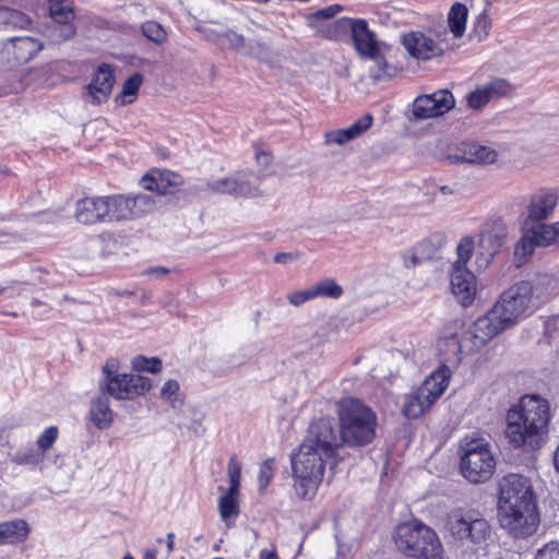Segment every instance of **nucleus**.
I'll list each match as a JSON object with an SVG mask.
<instances>
[{
  "mask_svg": "<svg viewBox=\"0 0 559 559\" xmlns=\"http://www.w3.org/2000/svg\"><path fill=\"white\" fill-rule=\"evenodd\" d=\"M536 306L527 281H521L506 289L486 314L479 317L464 333L463 344L456 335L439 342V350L445 355L444 361L456 362L460 353L471 343L469 350L485 346L499 333L511 329Z\"/></svg>",
  "mask_w": 559,
  "mask_h": 559,
  "instance_id": "f257e3e1",
  "label": "nucleus"
},
{
  "mask_svg": "<svg viewBox=\"0 0 559 559\" xmlns=\"http://www.w3.org/2000/svg\"><path fill=\"white\" fill-rule=\"evenodd\" d=\"M337 440L333 432V420L329 417L313 420L297 451L290 456L295 490L302 499L316 496L326 464L337 455Z\"/></svg>",
  "mask_w": 559,
  "mask_h": 559,
  "instance_id": "f03ea898",
  "label": "nucleus"
},
{
  "mask_svg": "<svg viewBox=\"0 0 559 559\" xmlns=\"http://www.w3.org/2000/svg\"><path fill=\"white\" fill-rule=\"evenodd\" d=\"M498 520L514 538L532 536L539 525L536 496L531 480L521 474L506 475L499 483Z\"/></svg>",
  "mask_w": 559,
  "mask_h": 559,
  "instance_id": "7ed1b4c3",
  "label": "nucleus"
},
{
  "mask_svg": "<svg viewBox=\"0 0 559 559\" xmlns=\"http://www.w3.org/2000/svg\"><path fill=\"white\" fill-rule=\"evenodd\" d=\"M550 406L538 395H524L508 411L506 437L516 449L535 450L548 432Z\"/></svg>",
  "mask_w": 559,
  "mask_h": 559,
  "instance_id": "20e7f679",
  "label": "nucleus"
},
{
  "mask_svg": "<svg viewBox=\"0 0 559 559\" xmlns=\"http://www.w3.org/2000/svg\"><path fill=\"white\" fill-rule=\"evenodd\" d=\"M338 429L333 425L337 450L342 445L360 448L371 443L376 437L377 415L365 403L346 397L337 404Z\"/></svg>",
  "mask_w": 559,
  "mask_h": 559,
  "instance_id": "39448f33",
  "label": "nucleus"
},
{
  "mask_svg": "<svg viewBox=\"0 0 559 559\" xmlns=\"http://www.w3.org/2000/svg\"><path fill=\"white\" fill-rule=\"evenodd\" d=\"M396 548L416 559H442L443 546L437 533L420 521L400 524L394 534Z\"/></svg>",
  "mask_w": 559,
  "mask_h": 559,
  "instance_id": "423d86ee",
  "label": "nucleus"
},
{
  "mask_svg": "<svg viewBox=\"0 0 559 559\" xmlns=\"http://www.w3.org/2000/svg\"><path fill=\"white\" fill-rule=\"evenodd\" d=\"M98 386L102 393L116 400H134L152 388V380L138 373L119 372L118 360L108 359L102 367Z\"/></svg>",
  "mask_w": 559,
  "mask_h": 559,
  "instance_id": "0eeeda50",
  "label": "nucleus"
},
{
  "mask_svg": "<svg viewBox=\"0 0 559 559\" xmlns=\"http://www.w3.org/2000/svg\"><path fill=\"white\" fill-rule=\"evenodd\" d=\"M444 527L455 540L475 546L486 545L492 534L488 520L474 509L452 510L447 515Z\"/></svg>",
  "mask_w": 559,
  "mask_h": 559,
  "instance_id": "6e6552de",
  "label": "nucleus"
},
{
  "mask_svg": "<svg viewBox=\"0 0 559 559\" xmlns=\"http://www.w3.org/2000/svg\"><path fill=\"white\" fill-rule=\"evenodd\" d=\"M461 450L460 467L465 479L481 484L493 476L497 461L488 442L484 439L465 441Z\"/></svg>",
  "mask_w": 559,
  "mask_h": 559,
  "instance_id": "1a4fd4ad",
  "label": "nucleus"
},
{
  "mask_svg": "<svg viewBox=\"0 0 559 559\" xmlns=\"http://www.w3.org/2000/svg\"><path fill=\"white\" fill-rule=\"evenodd\" d=\"M450 377L451 370L445 365L433 371L418 389L405 395L403 414L413 419L420 417L443 394Z\"/></svg>",
  "mask_w": 559,
  "mask_h": 559,
  "instance_id": "9d476101",
  "label": "nucleus"
},
{
  "mask_svg": "<svg viewBox=\"0 0 559 559\" xmlns=\"http://www.w3.org/2000/svg\"><path fill=\"white\" fill-rule=\"evenodd\" d=\"M559 245V222L523 224L521 237L514 246V263L522 266L533 257L536 248Z\"/></svg>",
  "mask_w": 559,
  "mask_h": 559,
  "instance_id": "9b49d317",
  "label": "nucleus"
},
{
  "mask_svg": "<svg viewBox=\"0 0 559 559\" xmlns=\"http://www.w3.org/2000/svg\"><path fill=\"white\" fill-rule=\"evenodd\" d=\"M352 39L357 53L374 62L377 69L373 70V79L376 81H384L395 75L396 68L383 58L376 33L369 28L366 20L359 19L354 22Z\"/></svg>",
  "mask_w": 559,
  "mask_h": 559,
  "instance_id": "f8f14e48",
  "label": "nucleus"
},
{
  "mask_svg": "<svg viewBox=\"0 0 559 559\" xmlns=\"http://www.w3.org/2000/svg\"><path fill=\"white\" fill-rule=\"evenodd\" d=\"M252 173L240 170L229 177L209 181L206 186L215 193L228 194L235 198H259L262 195V191L252 181Z\"/></svg>",
  "mask_w": 559,
  "mask_h": 559,
  "instance_id": "ddd939ff",
  "label": "nucleus"
},
{
  "mask_svg": "<svg viewBox=\"0 0 559 559\" xmlns=\"http://www.w3.org/2000/svg\"><path fill=\"white\" fill-rule=\"evenodd\" d=\"M559 201L558 192L550 188H539L531 193L521 213L523 224L543 222L551 217Z\"/></svg>",
  "mask_w": 559,
  "mask_h": 559,
  "instance_id": "4468645a",
  "label": "nucleus"
},
{
  "mask_svg": "<svg viewBox=\"0 0 559 559\" xmlns=\"http://www.w3.org/2000/svg\"><path fill=\"white\" fill-rule=\"evenodd\" d=\"M43 49V44L31 36L11 37L0 46V61L9 67L28 62Z\"/></svg>",
  "mask_w": 559,
  "mask_h": 559,
  "instance_id": "2eb2a0df",
  "label": "nucleus"
},
{
  "mask_svg": "<svg viewBox=\"0 0 559 559\" xmlns=\"http://www.w3.org/2000/svg\"><path fill=\"white\" fill-rule=\"evenodd\" d=\"M455 105L454 97L448 90H440L429 95H421L413 103L416 119H430L448 112Z\"/></svg>",
  "mask_w": 559,
  "mask_h": 559,
  "instance_id": "dca6fc26",
  "label": "nucleus"
},
{
  "mask_svg": "<svg viewBox=\"0 0 559 559\" xmlns=\"http://www.w3.org/2000/svg\"><path fill=\"white\" fill-rule=\"evenodd\" d=\"M509 226L502 218H495L487 222L480 230L479 247L485 255L487 266L507 243Z\"/></svg>",
  "mask_w": 559,
  "mask_h": 559,
  "instance_id": "f3484780",
  "label": "nucleus"
},
{
  "mask_svg": "<svg viewBox=\"0 0 559 559\" xmlns=\"http://www.w3.org/2000/svg\"><path fill=\"white\" fill-rule=\"evenodd\" d=\"M50 22L45 26V36L51 44H60L75 34L72 24L74 12L69 5H50Z\"/></svg>",
  "mask_w": 559,
  "mask_h": 559,
  "instance_id": "a211bd4d",
  "label": "nucleus"
},
{
  "mask_svg": "<svg viewBox=\"0 0 559 559\" xmlns=\"http://www.w3.org/2000/svg\"><path fill=\"white\" fill-rule=\"evenodd\" d=\"M451 289L463 307L473 304L477 285L475 275L467 267L453 266L451 273Z\"/></svg>",
  "mask_w": 559,
  "mask_h": 559,
  "instance_id": "6ab92c4d",
  "label": "nucleus"
},
{
  "mask_svg": "<svg viewBox=\"0 0 559 559\" xmlns=\"http://www.w3.org/2000/svg\"><path fill=\"white\" fill-rule=\"evenodd\" d=\"M141 183L146 190L171 194L183 183V179L168 169H153L142 177Z\"/></svg>",
  "mask_w": 559,
  "mask_h": 559,
  "instance_id": "aec40b11",
  "label": "nucleus"
},
{
  "mask_svg": "<svg viewBox=\"0 0 559 559\" xmlns=\"http://www.w3.org/2000/svg\"><path fill=\"white\" fill-rule=\"evenodd\" d=\"M403 45L407 52L418 60H429L440 56L445 48L441 43H435L430 37L419 32L404 36Z\"/></svg>",
  "mask_w": 559,
  "mask_h": 559,
  "instance_id": "412c9836",
  "label": "nucleus"
},
{
  "mask_svg": "<svg viewBox=\"0 0 559 559\" xmlns=\"http://www.w3.org/2000/svg\"><path fill=\"white\" fill-rule=\"evenodd\" d=\"M115 75L108 64L99 66L93 74L91 83L86 86V94L93 104L105 102L112 90Z\"/></svg>",
  "mask_w": 559,
  "mask_h": 559,
  "instance_id": "4be33fe9",
  "label": "nucleus"
},
{
  "mask_svg": "<svg viewBox=\"0 0 559 559\" xmlns=\"http://www.w3.org/2000/svg\"><path fill=\"white\" fill-rule=\"evenodd\" d=\"M372 121V116L366 114L347 128L329 131L324 134L325 144L344 145L364 134L371 127Z\"/></svg>",
  "mask_w": 559,
  "mask_h": 559,
  "instance_id": "5701e85b",
  "label": "nucleus"
},
{
  "mask_svg": "<svg viewBox=\"0 0 559 559\" xmlns=\"http://www.w3.org/2000/svg\"><path fill=\"white\" fill-rule=\"evenodd\" d=\"M104 197L80 199L75 204L74 217L82 224L105 223Z\"/></svg>",
  "mask_w": 559,
  "mask_h": 559,
  "instance_id": "b1692460",
  "label": "nucleus"
},
{
  "mask_svg": "<svg viewBox=\"0 0 559 559\" xmlns=\"http://www.w3.org/2000/svg\"><path fill=\"white\" fill-rule=\"evenodd\" d=\"M527 282L535 302H542L549 297L559 295V272L537 274Z\"/></svg>",
  "mask_w": 559,
  "mask_h": 559,
  "instance_id": "393cba45",
  "label": "nucleus"
},
{
  "mask_svg": "<svg viewBox=\"0 0 559 559\" xmlns=\"http://www.w3.org/2000/svg\"><path fill=\"white\" fill-rule=\"evenodd\" d=\"M105 223L132 219L130 202L127 195L114 194L104 197Z\"/></svg>",
  "mask_w": 559,
  "mask_h": 559,
  "instance_id": "a878e982",
  "label": "nucleus"
},
{
  "mask_svg": "<svg viewBox=\"0 0 559 559\" xmlns=\"http://www.w3.org/2000/svg\"><path fill=\"white\" fill-rule=\"evenodd\" d=\"M91 420L98 429H107L114 419L107 394L92 400L90 408Z\"/></svg>",
  "mask_w": 559,
  "mask_h": 559,
  "instance_id": "bb28decb",
  "label": "nucleus"
},
{
  "mask_svg": "<svg viewBox=\"0 0 559 559\" xmlns=\"http://www.w3.org/2000/svg\"><path fill=\"white\" fill-rule=\"evenodd\" d=\"M29 24L31 19L22 11L0 5V31L25 29Z\"/></svg>",
  "mask_w": 559,
  "mask_h": 559,
  "instance_id": "cd10ccee",
  "label": "nucleus"
},
{
  "mask_svg": "<svg viewBox=\"0 0 559 559\" xmlns=\"http://www.w3.org/2000/svg\"><path fill=\"white\" fill-rule=\"evenodd\" d=\"M28 527L24 520L0 523V545L16 544L27 537Z\"/></svg>",
  "mask_w": 559,
  "mask_h": 559,
  "instance_id": "c85d7f7f",
  "label": "nucleus"
},
{
  "mask_svg": "<svg viewBox=\"0 0 559 559\" xmlns=\"http://www.w3.org/2000/svg\"><path fill=\"white\" fill-rule=\"evenodd\" d=\"M497 157L498 153L491 147L473 143L465 146L462 159L466 163L493 164Z\"/></svg>",
  "mask_w": 559,
  "mask_h": 559,
  "instance_id": "c756f323",
  "label": "nucleus"
},
{
  "mask_svg": "<svg viewBox=\"0 0 559 559\" xmlns=\"http://www.w3.org/2000/svg\"><path fill=\"white\" fill-rule=\"evenodd\" d=\"M218 511L223 522L230 526L239 515L238 493L226 491L218 499Z\"/></svg>",
  "mask_w": 559,
  "mask_h": 559,
  "instance_id": "7c9ffc66",
  "label": "nucleus"
},
{
  "mask_svg": "<svg viewBox=\"0 0 559 559\" xmlns=\"http://www.w3.org/2000/svg\"><path fill=\"white\" fill-rule=\"evenodd\" d=\"M467 20V8L463 3L455 2L448 14L450 29L454 37H462L465 32Z\"/></svg>",
  "mask_w": 559,
  "mask_h": 559,
  "instance_id": "2f4dec72",
  "label": "nucleus"
},
{
  "mask_svg": "<svg viewBox=\"0 0 559 559\" xmlns=\"http://www.w3.org/2000/svg\"><path fill=\"white\" fill-rule=\"evenodd\" d=\"M490 102L501 97L512 96L515 87L506 79L496 78L481 86Z\"/></svg>",
  "mask_w": 559,
  "mask_h": 559,
  "instance_id": "473e14b6",
  "label": "nucleus"
},
{
  "mask_svg": "<svg viewBox=\"0 0 559 559\" xmlns=\"http://www.w3.org/2000/svg\"><path fill=\"white\" fill-rule=\"evenodd\" d=\"M143 82V75L139 72L132 74L122 86L121 93L116 97V102L122 106L132 104L135 100L139 88Z\"/></svg>",
  "mask_w": 559,
  "mask_h": 559,
  "instance_id": "72a5a7b5",
  "label": "nucleus"
},
{
  "mask_svg": "<svg viewBox=\"0 0 559 559\" xmlns=\"http://www.w3.org/2000/svg\"><path fill=\"white\" fill-rule=\"evenodd\" d=\"M314 299L332 298L337 299L343 294V288L334 280L325 277L311 285Z\"/></svg>",
  "mask_w": 559,
  "mask_h": 559,
  "instance_id": "f704fd0d",
  "label": "nucleus"
},
{
  "mask_svg": "<svg viewBox=\"0 0 559 559\" xmlns=\"http://www.w3.org/2000/svg\"><path fill=\"white\" fill-rule=\"evenodd\" d=\"M159 397L175 409L180 408L183 404V399L180 395V385L177 380H167L160 389Z\"/></svg>",
  "mask_w": 559,
  "mask_h": 559,
  "instance_id": "c9c22d12",
  "label": "nucleus"
},
{
  "mask_svg": "<svg viewBox=\"0 0 559 559\" xmlns=\"http://www.w3.org/2000/svg\"><path fill=\"white\" fill-rule=\"evenodd\" d=\"M128 199L132 212V219L152 212L155 207V201L150 194H136L134 197H128Z\"/></svg>",
  "mask_w": 559,
  "mask_h": 559,
  "instance_id": "e433bc0d",
  "label": "nucleus"
},
{
  "mask_svg": "<svg viewBox=\"0 0 559 559\" xmlns=\"http://www.w3.org/2000/svg\"><path fill=\"white\" fill-rule=\"evenodd\" d=\"M142 35L156 45H163L168 38L166 29L156 21H146L141 25Z\"/></svg>",
  "mask_w": 559,
  "mask_h": 559,
  "instance_id": "4c0bfd02",
  "label": "nucleus"
},
{
  "mask_svg": "<svg viewBox=\"0 0 559 559\" xmlns=\"http://www.w3.org/2000/svg\"><path fill=\"white\" fill-rule=\"evenodd\" d=\"M44 454L38 449H29L15 453L11 461L19 465L35 467L44 461Z\"/></svg>",
  "mask_w": 559,
  "mask_h": 559,
  "instance_id": "58836bf2",
  "label": "nucleus"
},
{
  "mask_svg": "<svg viewBox=\"0 0 559 559\" xmlns=\"http://www.w3.org/2000/svg\"><path fill=\"white\" fill-rule=\"evenodd\" d=\"M131 366L136 371L157 373L162 370L160 359L156 357L147 358L142 355L135 356L131 361Z\"/></svg>",
  "mask_w": 559,
  "mask_h": 559,
  "instance_id": "ea45409f",
  "label": "nucleus"
},
{
  "mask_svg": "<svg viewBox=\"0 0 559 559\" xmlns=\"http://www.w3.org/2000/svg\"><path fill=\"white\" fill-rule=\"evenodd\" d=\"M457 260L453 266L466 267L467 262L474 252V240L471 237H464L457 245L456 248Z\"/></svg>",
  "mask_w": 559,
  "mask_h": 559,
  "instance_id": "a19ab883",
  "label": "nucleus"
},
{
  "mask_svg": "<svg viewBox=\"0 0 559 559\" xmlns=\"http://www.w3.org/2000/svg\"><path fill=\"white\" fill-rule=\"evenodd\" d=\"M227 473L229 478V488L226 491H230L231 493H239L241 465L234 457H231L227 464Z\"/></svg>",
  "mask_w": 559,
  "mask_h": 559,
  "instance_id": "79ce46f5",
  "label": "nucleus"
},
{
  "mask_svg": "<svg viewBox=\"0 0 559 559\" xmlns=\"http://www.w3.org/2000/svg\"><path fill=\"white\" fill-rule=\"evenodd\" d=\"M357 19L352 17H341L336 20L329 28V36L334 39L341 38V36L350 32L353 34L354 22Z\"/></svg>",
  "mask_w": 559,
  "mask_h": 559,
  "instance_id": "37998d69",
  "label": "nucleus"
},
{
  "mask_svg": "<svg viewBox=\"0 0 559 559\" xmlns=\"http://www.w3.org/2000/svg\"><path fill=\"white\" fill-rule=\"evenodd\" d=\"M58 438V428L56 426H50L44 430V432L38 437L36 444L39 451L45 453L51 445L56 442Z\"/></svg>",
  "mask_w": 559,
  "mask_h": 559,
  "instance_id": "c03bdc74",
  "label": "nucleus"
},
{
  "mask_svg": "<svg viewBox=\"0 0 559 559\" xmlns=\"http://www.w3.org/2000/svg\"><path fill=\"white\" fill-rule=\"evenodd\" d=\"M467 105L472 109H481L487 104H489V100L487 99V95L484 92V90L480 87L476 88L475 91L471 92L467 96Z\"/></svg>",
  "mask_w": 559,
  "mask_h": 559,
  "instance_id": "a18cd8bd",
  "label": "nucleus"
},
{
  "mask_svg": "<svg viewBox=\"0 0 559 559\" xmlns=\"http://www.w3.org/2000/svg\"><path fill=\"white\" fill-rule=\"evenodd\" d=\"M273 464L274 460L267 459L260 465L258 481L261 489H264L273 478Z\"/></svg>",
  "mask_w": 559,
  "mask_h": 559,
  "instance_id": "49530a36",
  "label": "nucleus"
},
{
  "mask_svg": "<svg viewBox=\"0 0 559 559\" xmlns=\"http://www.w3.org/2000/svg\"><path fill=\"white\" fill-rule=\"evenodd\" d=\"M490 29V20L489 17L481 13L477 16L476 21L474 22V35L477 37L478 40H481L485 38Z\"/></svg>",
  "mask_w": 559,
  "mask_h": 559,
  "instance_id": "de8ad7c7",
  "label": "nucleus"
},
{
  "mask_svg": "<svg viewBox=\"0 0 559 559\" xmlns=\"http://www.w3.org/2000/svg\"><path fill=\"white\" fill-rule=\"evenodd\" d=\"M312 299H314V296L311 286L304 290L293 292L287 295V300L289 301L290 305L295 307L301 306L306 301Z\"/></svg>",
  "mask_w": 559,
  "mask_h": 559,
  "instance_id": "09e8293b",
  "label": "nucleus"
},
{
  "mask_svg": "<svg viewBox=\"0 0 559 559\" xmlns=\"http://www.w3.org/2000/svg\"><path fill=\"white\" fill-rule=\"evenodd\" d=\"M535 559H559V543L550 542L539 548Z\"/></svg>",
  "mask_w": 559,
  "mask_h": 559,
  "instance_id": "8fccbe9b",
  "label": "nucleus"
},
{
  "mask_svg": "<svg viewBox=\"0 0 559 559\" xmlns=\"http://www.w3.org/2000/svg\"><path fill=\"white\" fill-rule=\"evenodd\" d=\"M417 250L418 248H414L402 254L403 264L405 267L409 269L421 264L423 259L418 255Z\"/></svg>",
  "mask_w": 559,
  "mask_h": 559,
  "instance_id": "3c124183",
  "label": "nucleus"
},
{
  "mask_svg": "<svg viewBox=\"0 0 559 559\" xmlns=\"http://www.w3.org/2000/svg\"><path fill=\"white\" fill-rule=\"evenodd\" d=\"M223 36L229 41L230 48L239 49L245 46V37L233 29L224 32Z\"/></svg>",
  "mask_w": 559,
  "mask_h": 559,
  "instance_id": "603ef678",
  "label": "nucleus"
},
{
  "mask_svg": "<svg viewBox=\"0 0 559 559\" xmlns=\"http://www.w3.org/2000/svg\"><path fill=\"white\" fill-rule=\"evenodd\" d=\"M342 11V7L340 4H332L324 9L318 10L314 13L316 19L330 20L335 16L337 13Z\"/></svg>",
  "mask_w": 559,
  "mask_h": 559,
  "instance_id": "864d4df0",
  "label": "nucleus"
},
{
  "mask_svg": "<svg viewBox=\"0 0 559 559\" xmlns=\"http://www.w3.org/2000/svg\"><path fill=\"white\" fill-rule=\"evenodd\" d=\"M426 188H427V193L432 195L431 200H433L436 198L437 192H440L444 195L454 193V189L447 185L439 186L436 183H429L426 186Z\"/></svg>",
  "mask_w": 559,
  "mask_h": 559,
  "instance_id": "5fc2aeb1",
  "label": "nucleus"
},
{
  "mask_svg": "<svg viewBox=\"0 0 559 559\" xmlns=\"http://www.w3.org/2000/svg\"><path fill=\"white\" fill-rule=\"evenodd\" d=\"M24 88V84L21 80H15L10 86L3 87L0 90V96L10 94V93H17L19 91Z\"/></svg>",
  "mask_w": 559,
  "mask_h": 559,
  "instance_id": "6e6d98bb",
  "label": "nucleus"
},
{
  "mask_svg": "<svg viewBox=\"0 0 559 559\" xmlns=\"http://www.w3.org/2000/svg\"><path fill=\"white\" fill-rule=\"evenodd\" d=\"M169 273V270L164 266H153L144 271V274L150 276L160 277Z\"/></svg>",
  "mask_w": 559,
  "mask_h": 559,
  "instance_id": "4d7b16f0",
  "label": "nucleus"
},
{
  "mask_svg": "<svg viewBox=\"0 0 559 559\" xmlns=\"http://www.w3.org/2000/svg\"><path fill=\"white\" fill-rule=\"evenodd\" d=\"M293 258H294L293 253L280 252V253L275 254L274 262L285 264V263L290 262L293 260Z\"/></svg>",
  "mask_w": 559,
  "mask_h": 559,
  "instance_id": "13d9d810",
  "label": "nucleus"
},
{
  "mask_svg": "<svg viewBox=\"0 0 559 559\" xmlns=\"http://www.w3.org/2000/svg\"><path fill=\"white\" fill-rule=\"evenodd\" d=\"M167 551L168 554L173 552L174 550V546H175V534L174 533H168L167 536Z\"/></svg>",
  "mask_w": 559,
  "mask_h": 559,
  "instance_id": "bf43d9fd",
  "label": "nucleus"
},
{
  "mask_svg": "<svg viewBox=\"0 0 559 559\" xmlns=\"http://www.w3.org/2000/svg\"><path fill=\"white\" fill-rule=\"evenodd\" d=\"M260 559H277V555L274 550H265L263 549L260 552Z\"/></svg>",
  "mask_w": 559,
  "mask_h": 559,
  "instance_id": "052dcab7",
  "label": "nucleus"
},
{
  "mask_svg": "<svg viewBox=\"0 0 559 559\" xmlns=\"http://www.w3.org/2000/svg\"><path fill=\"white\" fill-rule=\"evenodd\" d=\"M257 160L259 163L267 165L271 160L270 155L265 152L257 153Z\"/></svg>",
  "mask_w": 559,
  "mask_h": 559,
  "instance_id": "680f3d73",
  "label": "nucleus"
},
{
  "mask_svg": "<svg viewBox=\"0 0 559 559\" xmlns=\"http://www.w3.org/2000/svg\"><path fill=\"white\" fill-rule=\"evenodd\" d=\"M8 293V296H13L15 293L14 287L8 286V287H0V294Z\"/></svg>",
  "mask_w": 559,
  "mask_h": 559,
  "instance_id": "e2e57ef3",
  "label": "nucleus"
},
{
  "mask_svg": "<svg viewBox=\"0 0 559 559\" xmlns=\"http://www.w3.org/2000/svg\"><path fill=\"white\" fill-rule=\"evenodd\" d=\"M144 559H155L154 555L146 554Z\"/></svg>",
  "mask_w": 559,
  "mask_h": 559,
  "instance_id": "0e129e2a",
  "label": "nucleus"
},
{
  "mask_svg": "<svg viewBox=\"0 0 559 559\" xmlns=\"http://www.w3.org/2000/svg\"><path fill=\"white\" fill-rule=\"evenodd\" d=\"M123 559H134V558L132 556H130V555H127V556L123 557Z\"/></svg>",
  "mask_w": 559,
  "mask_h": 559,
  "instance_id": "69168bd1",
  "label": "nucleus"
},
{
  "mask_svg": "<svg viewBox=\"0 0 559 559\" xmlns=\"http://www.w3.org/2000/svg\"><path fill=\"white\" fill-rule=\"evenodd\" d=\"M214 559H223V558H214Z\"/></svg>",
  "mask_w": 559,
  "mask_h": 559,
  "instance_id": "338daca9",
  "label": "nucleus"
}]
</instances>
